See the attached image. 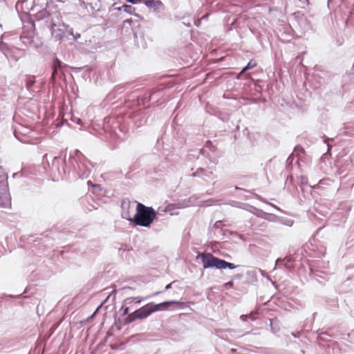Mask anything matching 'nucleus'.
Returning <instances> with one entry per match:
<instances>
[{
  "label": "nucleus",
  "mask_w": 354,
  "mask_h": 354,
  "mask_svg": "<svg viewBox=\"0 0 354 354\" xmlns=\"http://www.w3.org/2000/svg\"><path fill=\"white\" fill-rule=\"evenodd\" d=\"M46 157H47V154H45V155L44 156V158H46Z\"/></svg>",
  "instance_id": "obj_35"
},
{
  "label": "nucleus",
  "mask_w": 354,
  "mask_h": 354,
  "mask_svg": "<svg viewBox=\"0 0 354 354\" xmlns=\"http://www.w3.org/2000/svg\"><path fill=\"white\" fill-rule=\"evenodd\" d=\"M212 174V171H207L203 168H198L195 173L192 174L193 176H207L210 177V175Z\"/></svg>",
  "instance_id": "obj_10"
},
{
  "label": "nucleus",
  "mask_w": 354,
  "mask_h": 354,
  "mask_svg": "<svg viewBox=\"0 0 354 354\" xmlns=\"http://www.w3.org/2000/svg\"><path fill=\"white\" fill-rule=\"evenodd\" d=\"M221 223V221H217V222H216L215 225H216V227H217V226H219V224H218V223Z\"/></svg>",
  "instance_id": "obj_31"
},
{
  "label": "nucleus",
  "mask_w": 354,
  "mask_h": 354,
  "mask_svg": "<svg viewBox=\"0 0 354 354\" xmlns=\"http://www.w3.org/2000/svg\"><path fill=\"white\" fill-rule=\"evenodd\" d=\"M17 175H18V173H15V174H13V177H17Z\"/></svg>",
  "instance_id": "obj_34"
},
{
  "label": "nucleus",
  "mask_w": 354,
  "mask_h": 354,
  "mask_svg": "<svg viewBox=\"0 0 354 354\" xmlns=\"http://www.w3.org/2000/svg\"><path fill=\"white\" fill-rule=\"evenodd\" d=\"M10 197L8 191L0 190V207H4L10 205Z\"/></svg>",
  "instance_id": "obj_7"
},
{
  "label": "nucleus",
  "mask_w": 354,
  "mask_h": 354,
  "mask_svg": "<svg viewBox=\"0 0 354 354\" xmlns=\"http://www.w3.org/2000/svg\"><path fill=\"white\" fill-rule=\"evenodd\" d=\"M301 183L302 184L306 183V182L305 181L304 177H301Z\"/></svg>",
  "instance_id": "obj_30"
},
{
  "label": "nucleus",
  "mask_w": 354,
  "mask_h": 354,
  "mask_svg": "<svg viewBox=\"0 0 354 354\" xmlns=\"http://www.w3.org/2000/svg\"><path fill=\"white\" fill-rule=\"evenodd\" d=\"M165 10V6L162 3V2L160 1L156 4V7H154L153 8V11L156 15L161 14V13L164 12Z\"/></svg>",
  "instance_id": "obj_12"
},
{
  "label": "nucleus",
  "mask_w": 354,
  "mask_h": 354,
  "mask_svg": "<svg viewBox=\"0 0 354 354\" xmlns=\"http://www.w3.org/2000/svg\"><path fill=\"white\" fill-rule=\"evenodd\" d=\"M35 81L33 77H28L26 78V84L27 88H30L34 84Z\"/></svg>",
  "instance_id": "obj_17"
},
{
  "label": "nucleus",
  "mask_w": 354,
  "mask_h": 354,
  "mask_svg": "<svg viewBox=\"0 0 354 354\" xmlns=\"http://www.w3.org/2000/svg\"><path fill=\"white\" fill-rule=\"evenodd\" d=\"M0 49L3 52V53L7 56V52L8 50V48L6 44L3 41L0 42Z\"/></svg>",
  "instance_id": "obj_18"
},
{
  "label": "nucleus",
  "mask_w": 354,
  "mask_h": 354,
  "mask_svg": "<svg viewBox=\"0 0 354 354\" xmlns=\"http://www.w3.org/2000/svg\"><path fill=\"white\" fill-rule=\"evenodd\" d=\"M71 161L80 178H86L89 176L91 171L86 163V158L79 150H75Z\"/></svg>",
  "instance_id": "obj_4"
},
{
  "label": "nucleus",
  "mask_w": 354,
  "mask_h": 354,
  "mask_svg": "<svg viewBox=\"0 0 354 354\" xmlns=\"http://www.w3.org/2000/svg\"><path fill=\"white\" fill-rule=\"evenodd\" d=\"M171 285H172V283H170L167 284L165 286V290H167L170 289L171 288Z\"/></svg>",
  "instance_id": "obj_29"
},
{
  "label": "nucleus",
  "mask_w": 354,
  "mask_h": 354,
  "mask_svg": "<svg viewBox=\"0 0 354 354\" xmlns=\"http://www.w3.org/2000/svg\"><path fill=\"white\" fill-rule=\"evenodd\" d=\"M145 0H127V2L131 3V4H138L144 3Z\"/></svg>",
  "instance_id": "obj_22"
},
{
  "label": "nucleus",
  "mask_w": 354,
  "mask_h": 354,
  "mask_svg": "<svg viewBox=\"0 0 354 354\" xmlns=\"http://www.w3.org/2000/svg\"><path fill=\"white\" fill-rule=\"evenodd\" d=\"M67 35H71V36L73 35V29L72 28H70L68 25L67 30L65 32V37H66Z\"/></svg>",
  "instance_id": "obj_20"
},
{
  "label": "nucleus",
  "mask_w": 354,
  "mask_h": 354,
  "mask_svg": "<svg viewBox=\"0 0 354 354\" xmlns=\"http://www.w3.org/2000/svg\"><path fill=\"white\" fill-rule=\"evenodd\" d=\"M300 334H301V333H300V332L292 333H291V335H292L294 337H299Z\"/></svg>",
  "instance_id": "obj_28"
},
{
  "label": "nucleus",
  "mask_w": 354,
  "mask_h": 354,
  "mask_svg": "<svg viewBox=\"0 0 354 354\" xmlns=\"http://www.w3.org/2000/svg\"><path fill=\"white\" fill-rule=\"evenodd\" d=\"M284 261H287V262H289L290 261V259L289 258H285L283 259H278L277 261H276V266H279V263H283Z\"/></svg>",
  "instance_id": "obj_21"
},
{
  "label": "nucleus",
  "mask_w": 354,
  "mask_h": 354,
  "mask_svg": "<svg viewBox=\"0 0 354 354\" xmlns=\"http://www.w3.org/2000/svg\"><path fill=\"white\" fill-rule=\"evenodd\" d=\"M62 67V63L57 58H55L53 64V73L51 75L52 80H55L57 75H59V71Z\"/></svg>",
  "instance_id": "obj_8"
},
{
  "label": "nucleus",
  "mask_w": 354,
  "mask_h": 354,
  "mask_svg": "<svg viewBox=\"0 0 354 354\" xmlns=\"http://www.w3.org/2000/svg\"><path fill=\"white\" fill-rule=\"evenodd\" d=\"M123 9V10L130 15H133V12L136 10V8L131 5H123L121 8H118V10H121Z\"/></svg>",
  "instance_id": "obj_14"
},
{
  "label": "nucleus",
  "mask_w": 354,
  "mask_h": 354,
  "mask_svg": "<svg viewBox=\"0 0 354 354\" xmlns=\"http://www.w3.org/2000/svg\"><path fill=\"white\" fill-rule=\"evenodd\" d=\"M174 304H179V302L175 301H165L158 304H153L152 303H149L146 306L140 308V309L136 310L133 313L129 314L127 318L126 322L131 323L136 321L138 319L147 318L152 313L160 310L167 309L169 306Z\"/></svg>",
  "instance_id": "obj_1"
},
{
  "label": "nucleus",
  "mask_w": 354,
  "mask_h": 354,
  "mask_svg": "<svg viewBox=\"0 0 354 354\" xmlns=\"http://www.w3.org/2000/svg\"><path fill=\"white\" fill-rule=\"evenodd\" d=\"M224 286L226 288H230L233 287L234 283L232 281H230L225 283Z\"/></svg>",
  "instance_id": "obj_24"
},
{
  "label": "nucleus",
  "mask_w": 354,
  "mask_h": 354,
  "mask_svg": "<svg viewBox=\"0 0 354 354\" xmlns=\"http://www.w3.org/2000/svg\"><path fill=\"white\" fill-rule=\"evenodd\" d=\"M197 258L201 259L204 269L216 268L222 270L229 268L233 270L237 267L234 263L216 257L211 253H200L198 254Z\"/></svg>",
  "instance_id": "obj_3"
},
{
  "label": "nucleus",
  "mask_w": 354,
  "mask_h": 354,
  "mask_svg": "<svg viewBox=\"0 0 354 354\" xmlns=\"http://www.w3.org/2000/svg\"><path fill=\"white\" fill-rule=\"evenodd\" d=\"M270 325L271 327V330L273 333H277L280 329L278 320L277 319H270Z\"/></svg>",
  "instance_id": "obj_11"
},
{
  "label": "nucleus",
  "mask_w": 354,
  "mask_h": 354,
  "mask_svg": "<svg viewBox=\"0 0 354 354\" xmlns=\"http://www.w3.org/2000/svg\"><path fill=\"white\" fill-rule=\"evenodd\" d=\"M160 292H156L153 293V296H155V295H158V294H160Z\"/></svg>",
  "instance_id": "obj_33"
},
{
  "label": "nucleus",
  "mask_w": 354,
  "mask_h": 354,
  "mask_svg": "<svg viewBox=\"0 0 354 354\" xmlns=\"http://www.w3.org/2000/svg\"><path fill=\"white\" fill-rule=\"evenodd\" d=\"M0 190L8 191V177L4 172H0Z\"/></svg>",
  "instance_id": "obj_9"
},
{
  "label": "nucleus",
  "mask_w": 354,
  "mask_h": 354,
  "mask_svg": "<svg viewBox=\"0 0 354 354\" xmlns=\"http://www.w3.org/2000/svg\"><path fill=\"white\" fill-rule=\"evenodd\" d=\"M159 1L160 0H145L144 3L147 8L153 9Z\"/></svg>",
  "instance_id": "obj_16"
},
{
  "label": "nucleus",
  "mask_w": 354,
  "mask_h": 354,
  "mask_svg": "<svg viewBox=\"0 0 354 354\" xmlns=\"http://www.w3.org/2000/svg\"><path fill=\"white\" fill-rule=\"evenodd\" d=\"M72 37H73V39L74 41H76V40H77L79 38H80V33H77V32L75 34V33L73 32V35Z\"/></svg>",
  "instance_id": "obj_25"
},
{
  "label": "nucleus",
  "mask_w": 354,
  "mask_h": 354,
  "mask_svg": "<svg viewBox=\"0 0 354 354\" xmlns=\"http://www.w3.org/2000/svg\"><path fill=\"white\" fill-rule=\"evenodd\" d=\"M12 94V91L4 82H0V100H8Z\"/></svg>",
  "instance_id": "obj_6"
},
{
  "label": "nucleus",
  "mask_w": 354,
  "mask_h": 354,
  "mask_svg": "<svg viewBox=\"0 0 354 354\" xmlns=\"http://www.w3.org/2000/svg\"><path fill=\"white\" fill-rule=\"evenodd\" d=\"M67 28L68 25L65 24H51L50 26V30L52 37L56 40H62L65 37V32L67 30Z\"/></svg>",
  "instance_id": "obj_5"
},
{
  "label": "nucleus",
  "mask_w": 354,
  "mask_h": 354,
  "mask_svg": "<svg viewBox=\"0 0 354 354\" xmlns=\"http://www.w3.org/2000/svg\"><path fill=\"white\" fill-rule=\"evenodd\" d=\"M257 313V312L252 311L250 314L248 315V318L250 319L252 321H254L256 319V317L254 315Z\"/></svg>",
  "instance_id": "obj_23"
},
{
  "label": "nucleus",
  "mask_w": 354,
  "mask_h": 354,
  "mask_svg": "<svg viewBox=\"0 0 354 354\" xmlns=\"http://www.w3.org/2000/svg\"><path fill=\"white\" fill-rule=\"evenodd\" d=\"M248 315H242L240 317V319L243 322H246L248 320Z\"/></svg>",
  "instance_id": "obj_26"
},
{
  "label": "nucleus",
  "mask_w": 354,
  "mask_h": 354,
  "mask_svg": "<svg viewBox=\"0 0 354 354\" xmlns=\"http://www.w3.org/2000/svg\"><path fill=\"white\" fill-rule=\"evenodd\" d=\"M257 66V63L254 60H250L248 64L246 65V66H245L242 71L240 72V73L239 74V76L241 75V74H243L245 71H246L248 69H251V68H254L255 66Z\"/></svg>",
  "instance_id": "obj_15"
},
{
  "label": "nucleus",
  "mask_w": 354,
  "mask_h": 354,
  "mask_svg": "<svg viewBox=\"0 0 354 354\" xmlns=\"http://www.w3.org/2000/svg\"><path fill=\"white\" fill-rule=\"evenodd\" d=\"M221 223V221H217V222H216L215 225H216V227H217V226H219V224H218V223Z\"/></svg>",
  "instance_id": "obj_32"
},
{
  "label": "nucleus",
  "mask_w": 354,
  "mask_h": 354,
  "mask_svg": "<svg viewBox=\"0 0 354 354\" xmlns=\"http://www.w3.org/2000/svg\"><path fill=\"white\" fill-rule=\"evenodd\" d=\"M59 164V159L57 157L55 156L53 158V163H52L53 169L54 168H55L57 172L58 173V176L62 178V172L61 169H59V167L58 166Z\"/></svg>",
  "instance_id": "obj_13"
},
{
  "label": "nucleus",
  "mask_w": 354,
  "mask_h": 354,
  "mask_svg": "<svg viewBox=\"0 0 354 354\" xmlns=\"http://www.w3.org/2000/svg\"><path fill=\"white\" fill-rule=\"evenodd\" d=\"M127 301H131V302L135 301L136 303H140L143 301V299L140 297H130L128 298Z\"/></svg>",
  "instance_id": "obj_19"
},
{
  "label": "nucleus",
  "mask_w": 354,
  "mask_h": 354,
  "mask_svg": "<svg viewBox=\"0 0 354 354\" xmlns=\"http://www.w3.org/2000/svg\"><path fill=\"white\" fill-rule=\"evenodd\" d=\"M122 309H123L122 315H128L129 308L128 307H122Z\"/></svg>",
  "instance_id": "obj_27"
},
{
  "label": "nucleus",
  "mask_w": 354,
  "mask_h": 354,
  "mask_svg": "<svg viewBox=\"0 0 354 354\" xmlns=\"http://www.w3.org/2000/svg\"><path fill=\"white\" fill-rule=\"evenodd\" d=\"M156 215L157 212L151 207H147L140 203H138L136 214L132 221L136 225L149 227Z\"/></svg>",
  "instance_id": "obj_2"
}]
</instances>
